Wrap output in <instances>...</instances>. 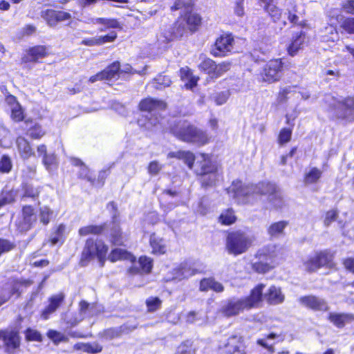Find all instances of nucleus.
<instances>
[{
	"mask_svg": "<svg viewBox=\"0 0 354 354\" xmlns=\"http://www.w3.org/2000/svg\"><path fill=\"white\" fill-rule=\"evenodd\" d=\"M169 132L178 140L197 147H203L211 142L206 131L198 128L187 120H178L169 123Z\"/></svg>",
	"mask_w": 354,
	"mask_h": 354,
	"instance_id": "2",
	"label": "nucleus"
},
{
	"mask_svg": "<svg viewBox=\"0 0 354 354\" xmlns=\"http://www.w3.org/2000/svg\"><path fill=\"white\" fill-rule=\"evenodd\" d=\"M199 156L202 160L197 162L194 174L201 187L208 189L216 186L222 178V171L218 164L212 160L211 154L201 153Z\"/></svg>",
	"mask_w": 354,
	"mask_h": 354,
	"instance_id": "3",
	"label": "nucleus"
},
{
	"mask_svg": "<svg viewBox=\"0 0 354 354\" xmlns=\"http://www.w3.org/2000/svg\"><path fill=\"white\" fill-rule=\"evenodd\" d=\"M154 87L156 89L161 90L171 85V80L165 75H159L153 80Z\"/></svg>",
	"mask_w": 354,
	"mask_h": 354,
	"instance_id": "58",
	"label": "nucleus"
},
{
	"mask_svg": "<svg viewBox=\"0 0 354 354\" xmlns=\"http://www.w3.org/2000/svg\"><path fill=\"white\" fill-rule=\"evenodd\" d=\"M21 188L23 192V197L30 198L32 199L37 198L41 189V187H34L27 180L22 182Z\"/></svg>",
	"mask_w": 354,
	"mask_h": 354,
	"instance_id": "42",
	"label": "nucleus"
},
{
	"mask_svg": "<svg viewBox=\"0 0 354 354\" xmlns=\"http://www.w3.org/2000/svg\"><path fill=\"white\" fill-rule=\"evenodd\" d=\"M224 290V286L216 281L214 277H204L199 281V290L201 292L212 290L216 293H221L223 292Z\"/></svg>",
	"mask_w": 354,
	"mask_h": 354,
	"instance_id": "30",
	"label": "nucleus"
},
{
	"mask_svg": "<svg viewBox=\"0 0 354 354\" xmlns=\"http://www.w3.org/2000/svg\"><path fill=\"white\" fill-rule=\"evenodd\" d=\"M47 336L55 344H58L60 342H66L68 340L67 337H66L64 334L55 330H49L47 332Z\"/></svg>",
	"mask_w": 354,
	"mask_h": 354,
	"instance_id": "59",
	"label": "nucleus"
},
{
	"mask_svg": "<svg viewBox=\"0 0 354 354\" xmlns=\"http://www.w3.org/2000/svg\"><path fill=\"white\" fill-rule=\"evenodd\" d=\"M299 303L313 311H326L328 309L326 301L313 295L301 296L298 299Z\"/></svg>",
	"mask_w": 354,
	"mask_h": 354,
	"instance_id": "22",
	"label": "nucleus"
},
{
	"mask_svg": "<svg viewBox=\"0 0 354 354\" xmlns=\"http://www.w3.org/2000/svg\"><path fill=\"white\" fill-rule=\"evenodd\" d=\"M252 241L248 233L242 230H227L225 234V248L229 254L238 256L246 252Z\"/></svg>",
	"mask_w": 354,
	"mask_h": 354,
	"instance_id": "6",
	"label": "nucleus"
},
{
	"mask_svg": "<svg viewBox=\"0 0 354 354\" xmlns=\"http://www.w3.org/2000/svg\"><path fill=\"white\" fill-rule=\"evenodd\" d=\"M32 281L30 279H22L15 278L9 281L7 284L8 285L7 294L10 295V299L12 296L19 297L21 296V288L22 287H28L32 284Z\"/></svg>",
	"mask_w": 354,
	"mask_h": 354,
	"instance_id": "31",
	"label": "nucleus"
},
{
	"mask_svg": "<svg viewBox=\"0 0 354 354\" xmlns=\"http://www.w3.org/2000/svg\"><path fill=\"white\" fill-rule=\"evenodd\" d=\"M50 54V47L47 45L37 44L29 46L24 50L21 63L24 64L41 63Z\"/></svg>",
	"mask_w": 354,
	"mask_h": 354,
	"instance_id": "14",
	"label": "nucleus"
},
{
	"mask_svg": "<svg viewBox=\"0 0 354 354\" xmlns=\"http://www.w3.org/2000/svg\"><path fill=\"white\" fill-rule=\"evenodd\" d=\"M124 329L125 327L124 326L107 328L100 331L98 333V337L105 341L118 339L124 334Z\"/></svg>",
	"mask_w": 354,
	"mask_h": 354,
	"instance_id": "37",
	"label": "nucleus"
},
{
	"mask_svg": "<svg viewBox=\"0 0 354 354\" xmlns=\"http://www.w3.org/2000/svg\"><path fill=\"white\" fill-rule=\"evenodd\" d=\"M289 222L287 221H279L271 223L267 229L268 234L270 236H275L281 234L284 229L288 225Z\"/></svg>",
	"mask_w": 354,
	"mask_h": 354,
	"instance_id": "46",
	"label": "nucleus"
},
{
	"mask_svg": "<svg viewBox=\"0 0 354 354\" xmlns=\"http://www.w3.org/2000/svg\"><path fill=\"white\" fill-rule=\"evenodd\" d=\"M73 348L77 351H82L88 354L100 353L103 350V346L98 342H78L73 346Z\"/></svg>",
	"mask_w": 354,
	"mask_h": 354,
	"instance_id": "40",
	"label": "nucleus"
},
{
	"mask_svg": "<svg viewBox=\"0 0 354 354\" xmlns=\"http://www.w3.org/2000/svg\"><path fill=\"white\" fill-rule=\"evenodd\" d=\"M10 117L11 120L16 123L24 122V120H26L25 119V113L24 109L22 108L21 104L18 105L17 106L12 107V109H10Z\"/></svg>",
	"mask_w": 354,
	"mask_h": 354,
	"instance_id": "52",
	"label": "nucleus"
},
{
	"mask_svg": "<svg viewBox=\"0 0 354 354\" xmlns=\"http://www.w3.org/2000/svg\"><path fill=\"white\" fill-rule=\"evenodd\" d=\"M96 308L97 304L95 302L90 304L83 299L79 302V313L81 315H87L90 317H93L97 314Z\"/></svg>",
	"mask_w": 354,
	"mask_h": 354,
	"instance_id": "45",
	"label": "nucleus"
},
{
	"mask_svg": "<svg viewBox=\"0 0 354 354\" xmlns=\"http://www.w3.org/2000/svg\"><path fill=\"white\" fill-rule=\"evenodd\" d=\"M328 319L337 328H342L346 323L354 322V314L330 313L328 315Z\"/></svg>",
	"mask_w": 354,
	"mask_h": 354,
	"instance_id": "35",
	"label": "nucleus"
},
{
	"mask_svg": "<svg viewBox=\"0 0 354 354\" xmlns=\"http://www.w3.org/2000/svg\"><path fill=\"white\" fill-rule=\"evenodd\" d=\"M149 245L151 249V254L154 256H162L167 253V241L165 238L158 235L156 232L150 234Z\"/></svg>",
	"mask_w": 354,
	"mask_h": 354,
	"instance_id": "24",
	"label": "nucleus"
},
{
	"mask_svg": "<svg viewBox=\"0 0 354 354\" xmlns=\"http://www.w3.org/2000/svg\"><path fill=\"white\" fill-rule=\"evenodd\" d=\"M253 197L257 202V196H267L269 197V201L273 203L274 200L281 201V197L278 194V190L276 185L272 182L263 180L256 184L252 183Z\"/></svg>",
	"mask_w": 354,
	"mask_h": 354,
	"instance_id": "16",
	"label": "nucleus"
},
{
	"mask_svg": "<svg viewBox=\"0 0 354 354\" xmlns=\"http://www.w3.org/2000/svg\"><path fill=\"white\" fill-rule=\"evenodd\" d=\"M341 9L346 14L354 15V0H345L341 4Z\"/></svg>",
	"mask_w": 354,
	"mask_h": 354,
	"instance_id": "64",
	"label": "nucleus"
},
{
	"mask_svg": "<svg viewBox=\"0 0 354 354\" xmlns=\"http://www.w3.org/2000/svg\"><path fill=\"white\" fill-rule=\"evenodd\" d=\"M231 66L230 62L223 61L217 64L214 59L205 56L198 65V68L201 73L207 75L211 80H215L230 71Z\"/></svg>",
	"mask_w": 354,
	"mask_h": 354,
	"instance_id": "12",
	"label": "nucleus"
},
{
	"mask_svg": "<svg viewBox=\"0 0 354 354\" xmlns=\"http://www.w3.org/2000/svg\"><path fill=\"white\" fill-rule=\"evenodd\" d=\"M300 37L301 34H297L288 46L287 51L290 56H295L301 48L302 42L299 41Z\"/></svg>",
	"mask_w": 354,
	"mask_h": 354,
	"instance_id": "54",
	"label": "nucleus"
},
{
	"mask_svg": "<svg viewBox=\"0 0 354 354\" xmlns=\"http://www.w3.org/2000/svg\"><path fill=\"white\" fill-rule=\"evenodd\" d=\"M109 252L108 245L100 239L88 237L86 239L81 252L78 264L81 267L87 266L93 260L97 259L99 265L104 267Z\"/></svg>",
	"mask_w": 354,
	"mask_h": 354,
	"instance_id": "4",
	"label": "nucleus"
},
{
	"mask_svg": "<svg viewBox=\"0 0 354 354\" xmlns=\"http://www.w3.org/2000/svg\"><path fill=\"white\" fill-rule=\"evenodd\" d=\"M263 3V10L274 23L279 22L282 17V10L274 3V0H258Z\"/></svg>",
	"mask_w": 354,
	"mask_h": 354,
	"instance_id": "28",
	"label": "nucleus"
},
{
	"mask_svg": "<svg viewBox=\"0 0 354 354\" xmlns=\"http://www.w3.org/2000/svg\"><path fill=\"white\" fill-rule=\"evenodd\" d=\"M255 257L259 260L251 265L252 270L258 274H266L276 267L274 263V254L268 248H263L257 250Z\"/></svg>",
	"mask_w": 354,
	"mask_h": 354,
	"instance_id": "13",
	"label": "nucleus"
},
{
	"mask_svg": "<svg viewBox=\"0 0 354 354\" xmlns=\"http://www.w3.org/2000/svg\"><path fill=\"white\" fill-rule=\"evenodd\" d=\"M338 216V211L337 209H330L325 212L324 218V224L325 226H329L334 222Z\"/></svg>",
	"mask_w": 354,
	"mask_h": 354,
	"instance_id": "63",
	"label": "nucleus"
},
{
	"mask_svg": "<svg viewBox=\"0 0 354 354\" xmlns=\"http://www.w3.org/2000/svg\"><path fill=\"white\" fill-rule=\"evenodd\" d=\"M322 171L317 167H310L303 176V182L305 185L317 184L322 176Z\"/></svg>",
	"mask_w": 354,
	"mask_h": 354,
	"instance_id": "41",
	"label": "nucleus"
},
{
	"mask_svg": "<svg viewBox=\"0 0 354 354\" xmlns=\"http://www.w3.org/2000/svg\"><path fill=\"white\" fill-rule=\"evenodd\" d=\"M106 260H109L111 263L128 261L131 263H134L136 262V257L127 249L122 248L121 247H114L111 250L109 255H106Z\"/></svg>",
	"mask_w": 354,
	"mask_h": 354,
	"instance_id": "25",
	"label": "nucleus"
},
{
	"mask_svg": "<svg viewBox=\"0 0 354 354\" xmlns=\"http://www.w3.org/2000/svg\"><path fill=\"white\" fill-rule=\"evenodd\" d=\"M107 230V223L106 222L100 224H90L82 226L78 230L80 236H86L88 235L102 236Z\"/></svg>",
	"mask_w": 354,
	"mask_h": 354,
	"instance_id": "29",
	"label": "nucleus"
},
{
	"mask_svg": "<svg viewBox=\"0 0 354 354\" xmlns=\"http://www.w3.org/2000/svg\"><path fill=\"white\" fill-rule=\"evenodd\" d=\"M174 354H196V349L193 347L192 342L187 339L177 346Z\"/></svg>",
	"mask_w": 354,
	"mask_h": 354,
	"instance_id": "49",
	"label": "nucleus"
},
{
	"mask_svg": "<svg viewBox=\"0 0 354 354\" xmlns=\"http://www.w3.org/2000/svg\"><path fill=\"white\" fill-rule=\"evenodd\" d=\"M99 46H102L107 43H113L118 38V34L115 31H110L104 35L97 37Z\"/></svg>",
	"mask_w": 354,
	"mask_h": 354,
	"instance_id": "60",
	"label": "nucleus"
},
{
	"mask_svg": "<svg viewBox=\"0 0 354 354\" xmlns=\"http://www.w3.org/2000/svg\"><path fill=\"white\" fill-rule=\"evenodd\" d=\"M203 25V18L199 12L194 10L183 11L162 35L167 42L180 40L184 36L198 32Z\"/></svg>",
	"mask_w": 354,
	"mask_h": 354,
	"instance_id": "1",
	"label": "nucleus"
},
{
	"mask_svg": "<svg viewBox=\"0 0 354 354\" xmlns=\"http://www.w3.org/2000/svg\"><path fill=\"white\" fill-rule=\"evenodd\" d=\"M65 297V294L62 292L49 297L48 304L41 312V317L44 319H48L53 313L63 305Z\"/></svg>",
	"mask_w": 354,
	"mask_h": 354,
	"instance_id": "23",
	"label": "nucleus"
},
{
	"mask_svg": "<svg viewBox=\"0 0 354 354\" xmlns=\"http://www.w3.org/2000/svg\"><path fill=\"white\" fill-rule=\"evenodd\" d=\"M24 333L26 342H41L43 341L42 335L40 333L39 331L35 329L28 327L24 331Z\"/></svg>",
	"mask_w": 354,
	"mask_h": 354,
	"instance_id": "53",
	"label": "nucleus"
},
{
	"mask_svg": "<svg viewBox=\"0 0 354 354\" xmlns=\"http://www.w3.org/2000/svg\"><path fill=\"white\" fill-rule=\"evenodd\" d=\"M16 244L6 239L0 238V257L4 254L13 250Z\"/></svg>",
	"mask_w": 354,
	"mask_h": 354,
	"instance_id": "61",
	"label": "nucleus"
},
{
	"mask_svg": "<svg viewBox=\"0 0 354 354\" xmlns=\"http://www.w3.org/2000/svg\"><path fill=\"white\" fill-rule=\"evenodd\" d=\"M292 134V129L290 127H283L280 129L278 136L277 142L279 145H283L291 140Z\"/></svg>",
	"mask_w": 354,
	"mask_h": 354,
	"instance_id": "51",
	"label": "nucleus"
},
{
	"mask_svg": "<svg viewBox=\"0 0 354 354\" xmlns=\"http://www.w3.org/2000/svg\"><path fill=\"white\" fill-rule=\"evenodd\" d=\"M227 192L232 194L238 204L254 205L256 203V198L253 197L252 183H245L241 179H235Z\"/></svg>",
	"mask_w": 354,
	"mask_h": 354,
	"instance_id": "9",
	"label": "nucleus"
},
{
	"mask_svg": "<svg viewBox=\"0 0 354 354\" xmlns=\"http://www.w3.org/2000/svg\"><path fill=\"white\" fill-rule=\"evenodd\" d=\"M236 52L235 36L232 32H223L214 40L210 54L214 57H225Z\"/></svg>",
	"mask_w": 354,
	"mask_h": 354,
	"instance_id": "8",
	"label": "nucleus"
},
{
	"mask_svg": "<svg viewBox=\"0 0 354 354\" xmlns=\"http://www.w3.org/2000/svg\"><path fill=\"white\" fill-rule=\"evenodd\" d=\"M218 351L221 354H250L248 344L241 334L230 335L223 345L218 346Z\"/></svg>",
	"mask_w": 354,
	"mask_h": 354,
	"instance_id": "11",
	"label": "nucleus"
},
{
	"mask_svg": "<svg viewBox=\"0 0 354 354\" xmlns=\"http://www.w3.org/2000/svg\"><path fill=\"white\" fill-rule=\"evenodd\" d=\"M146 306L149 313H153L160 308L162 300L158 297H150L146 301Z\"/></svg>",
	"mask_w": 354,
	"mask_h": 354,
	"instance_id": "56",
	"label": "nucleus"
},
{
	"mask_svg": "<svg viewBox=\"0 0 354 354\" xmlns=\"http://www.w3.org/2000/svg\"><path fill=\"white\" fill-rule=\"evenodd\" d=\"M238 220L235 210L232 207L224 209L218 216V223L221 225L230 226L234 225Z\"/></svg>",
	"mask_w": 354,
	"mask_h": 354,
	"instance_id": "38",
	"label": "nucleus"
},
{
	"mask_svg": "<svg viewBox=\"0 0 354 354\" xmlns=\"http://www.w3.org/2000/svg\"><path fill=\"white\" fill-rule=\"evenodd\" d=\"M303 266L308 273L315 272L324 268L336 270L335 252L330 249L317 250L303 261Z\"/></svg>",
	"mask_w": 354,
	"mask_h": 354,
	"instance_id": "5",
	"label": "nucleus"
},
{
	"mask_svg": "<svg viewBox=\"0 0 354 354\" xmlns=\"http://www.w3.org/2000/svg\"><path fill=\"white\" fill-rule=\"evenodd\" d=\"M111 227L109 230L108 240L114 247H124L127 241V236L123 232L120 225V215L115 214L111 216Z\"/></svg>",
	"mask_w": 354,
	"mask_h": 354,
	"instance_id": "15",
	"label": "nucleus"
},
{
	"mask_svg": "<svg viewBox=\"0 0 354 354\" xmlns=\"http://www.w3.org/2000/svg\"><path fill=\"white\" fill-rule=\"evenodd\" d=\"M264 288L265 284L258 283L250 290L248 296L240 299L245 310L258 308L261 306Z\"/></svg>",
	"mask_w": 354,
	"mask_h": 354,
	"instance_id": "19",
	"label": "nucleus"
},
{
	"mask_svg": "<svg viewBox=\"0 0 354 354\" xmlns=\"http://www.w3.org/2000/svg\"><path fill=\"white\" fill-rule=\"evenodd\" d=\"M167 107V104L165 100L151 97L141 99L138 104V111L148 113L165 111Z\"/></svg>",
	"mask_w": 354,
	"mask_h": 354,
	"instance_id": "21",
	"label": "nucleus"
},
{
	"mask_svg": "<svg viewBox=\"0 0 354 354\" xmlns=\"http://www.w3.org/2000/svg\"><path fill=\"white\" fill-rule=\"evenodd\" d=\"M1 333L5 352L7 354L16 353L21 346V337L19 330L2 329Z\"/></svg>",
	"mask_w": 354,
	"mask_h": 354,
	"instance_id": "18",
	"label": "nucleus"
},
{
	"mask_svg": "<svg viewBox=\"0 0 354 354\" xmlns=\"http://www.w3.org/2000/svg\"><path fill=\"white\" fill-rule=\"evenodd\" d=\"M195 8V0H174L170 7L171 11H176L183 9V11L192 10Z\"/></svg>",
	"mask_w": 354,
	"mask_h": 354,
	"instance_id": "47",
	"label": "nucleus"
},
{
	"mask_svg": "<svg viewBox=\"0 0 354 354\" xmlns=\"http://www.w3.org/2000/svg\"><path fill=\"white\" fill-rule=\"evenodd\" d=\"M38 214L36 208L32 205H24L21 207L20 214L15 221L16 230L25 234L36 225Z\"/></svg>",
	"mask_w": 354,
	"mask_h": 354,
	"instance_id": "10",
	"label": "nucleus"
},
{
	"mask_svg": "<svg viewBox=\"0 0 354 354\" xmlns=\"http://www.w3.org/2000/svg\"><path fill=\"white\" fill-rule=\"evenodd\" d=\"M341 32L354 35V17H345L340 23Z\"/></svg>",
	"mask_w": 354,
	"mask_h": 354,
	"instance_id": "50",
	"label": "nucleus"
},
{
	"mask_svg": "<svg viewBox=\"0 0 354 354\" xmlns=\"http://www.w3.org/2000/svg\"><path fill=\"white\" fill-rule=\"evenodd\" d=\"M41 17L49 26L54 27L60 22L70 20L71 14L64 10L48 8L41 11Z\"/></svg>",
	"mask_w": 354,
	"mask_h": 354,
	"instance_id": "20",
	"label": "nucleus"
},
{
	"mask_svg": "<svg viewBox=\"0 0 354 354\" xmlns=\"http://www.w3.org/2000/svg\"><path fill=\"white\" fill-rule=\"evenodd\" d=\"M53 210L49 206H44L39 208V221L43 225H48L53 217Z\"/></svg>",
	"mask_w": 354,
	"mask_h": 354,
	"instance_id": "48",
	"label": "nucleus"
},
{
	"mask_svg": "<svg viewBox=\"0 0 354 354\" xmlns=\"http://www.w3.org/2000/svg\"><path fill=\"white\" fill-rule=\"evenodd\" d=\"M245 310L240 299H228L219 309V312L223 317L230 318L238 315Z\"/></svg>",
	"mask_w": 354,
	"mask_h": 354,
	"instance_id": "27",
	"label": "nucleus"
},
{
	"mask_svg": "<svg viewBox=\"0 0 354 354\" xmlns=\"http://www.w3.org/2000/svg\"><path fill=\"white\" fill-rule=\"evenodd\" d=\"M297 86H288L280 87L276 95V102L277 104H286L289 100V95L295 91Z\"/></svg>",
	"mask_w": 354,
	"mask_h": 354,
	"instance_id": "44",
	"label": "nucleus"
},
{
	"mask_svg": "<svg viewBox=\"0 0 354 354\" xmlns=\"http://www.w3.org/2000/svg\"><path fill=\"white\" fill-rule=\"evenodd\" d=\"M12 168V163L10 158L7 155H3L0 159V173L8 174Z\"/></svg>",
	"mask_w": 354,
	"mask_h": 354,
	"instance_id": "57",
	"label": "nucleus"
},
{
	"mask_svg": "<svg viewBox=\"0 0 354 354\" xmlns=\"http://www.w3.org/2000/svg\"><path fill=\"white\" fill-rule=\"evenodd\" d=\"M65 230V226L63 224H59L55 231L53 233V235L49 239V242L51 245H56L61 240V243L64 242V232Z\"/></svg>",
	"mask_w": 354,
	"mask_h": 354,
	"instance_id": "55",
	"label": "nucleus"
},
{
	"mask_svg": "<svg viewBox=\"0 0 354 354\" xmlns=\"http://www.w3.org/2000/svg\"><path fill=\"white\" fill-rule=\"evenodd\" d=\"M100 72L104 81L118 80L122 74L120 62L118 60L114 61L107 65Z\"/></svg>",
	"mask_w": 354,
	"mask_h": 354,
	"instance_id": "32",
	"label": "nucleus"
},
{
	"mask_svg": "<svg viewBox=\"0 0 354 354\" xmlns=\"http://www.w3.org/2000/svg\"><path fill=\"white\" fill-rule=\"evenodd\" d=\"M16 145L21 158L27 160L35 156L31 144L26 138L21 136H18L16 139Z\"/></svg>",
	"mask_w": 354,
	"mask_h": 354,
	"instance_id": "33",
	"label": "nucleus"
},
{
	"mask_svg": "<svg viewBox=\"0 0 354 354\" xmlns=\"http://www.w3.org/2000/svg\"><path fill=\"white\" fill-rule=\"evenodd\" d=\"M163 166L158 160H152L149 162L147 169L151 176L158 175L162 170Z\"/></svg>",
	"mask_w": 354,
	"mask_h": 354,
	"instance_id": "62",
	"label": "nucleus"
},
{
	"mask_svg": "<svg viewBox=\"0 0 354 354\" xmlns=\"http://www.w3.org/2000/svg\"><path fill=\"white\" fill-rule=\"evenodd\" d=\"M287 69L283 58H272L261 66L257 74V80L265 84H272L279 82Z\"/></svg>",
	"mask_w": 354,
	"mask_h": 354,
	"instance_id": "7",
	"label": "nucleus"
},
{
	"mask_svg": "<svg viewBox=\"0 0 354 354\" xmlns=\"http://www.w3.org/2000/svg\"><path fill=\"white\" fill-rule=\"evenodd\" d=\"M98 24L103 25L104 27L100 29V32L105 31L107 29H122V25L118 19L99 17L95 19Z\"/></svg>",
	"mask_w": 354,
	"mask_h": 354,
	"instance_id": "43",
	"label": "nucleus"
},
{
	"mask_svg": "<svg viewBox=\"0 0 354 354\" xmlns=\"http://www.w3.org/2000/svg\"><path fill=\"white\" fill-rule=\"evenodd\" d=\"M168 157L183 160L189 169H193L196 160L194 153L189 150L171 151L168 153Z\"/></svg>",
	"mask_w": 354,
	"mask_h": 354,
	"instance_id": "34",
	"label": "nucleus"
},
{
	"mask_svg": "<svg viewBox=\"0 0 354 354\" xmlns=\"http://www.w3.org/2000/svg\"><path fill=\"white\" fill-rule=\"evenodd\" d=\"M267 303L270 305H277L283 302L285 296L280 288L271 286L264 295Z\"/></svg>",
	"mask_w": 354,
	"mask_h": 354,
	"instance_id": "36",
	"label": "nucleus"
},
{
	"mask_svg": "<svg viewBox=\"0 0 354 354\" xmlns=\"http://www.w3.org/2000/svg\"><path fill=\"white\" fill-rule=\"evenodd\" d=\"M138 266L132 263L126 270L129 276H143L150 274L153 269L154 261L153 259L146 255L142 254L136 258Z\"/></svg>",
	"mask_w": 354,
	"mask_h": 354,
	"instance_id": "17",
	"label": "nucleus"
},
{
	"mask_svg": "<svg viewBox=\"0 0 354 354\" xmlns=\"http://www.w3.org/2000/svg\"><path fill=\"white\" fill-rule=\"evenodd\" d=\"M26 127L23 129L24 134L30 140H39L46 133L42 127V125L37 122H34L32 118H28L24 120Z\"/></svg>",
	"mask_w": 354,
	"mask_h": 354,
	"instance_id": "26",
	"label": "nucleus"
},
{
	"mask_svg": "<svg viewBox=\"0 0 354 354\" xmlns=\"http://www.w3.org/2000/svg\"><path fill=\"white\" fill-rule=\"evenodd\" d=\"M342 112L337 114V118L342 120L348 117V113H352L354 111V96H347L338 102Z\"/></svg>",
	"mask_w": 354,
	"mask_h": 354,
	"instance_id": "39",
	"label": "nucleus"
}]
</instances>
